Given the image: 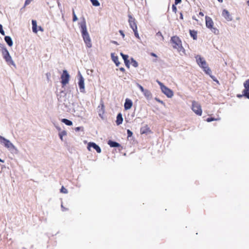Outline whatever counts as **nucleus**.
Masks as SVG:
<instances>
[{
	"label": "nucleus",
	"instance_id": "f257e3e1",
	"mask_svg": "<svg viewBox=\"0 0 249 249\" xmlns=\"http://www.w3.org/2000/svg\"><path fill=\"white\" fill-rule=\"evenodd\" d=\"M82 19L80 22L78 23L79 28L83 40L87 48H90L92 47V43L90 37L87 30L86 21L85 18L83 16L81 18Z\"/></svg>",
	"mask_w": 249,
	"mask_h": 249
},
{
	"label": "nucleus",
	"instance_id": "f03ea898",
	"mask_svg": "<svg viewBox=\"0 0 249 249\" xmlns=\"http://www.w3.org/2000/svg\"><path fill=\"white\" fill-rule=\"evenodd\" d=\"M170 43L173 45V48L178 50V52L185 54V50L183 47L180 38L177 36H174L171 37Z\"/></svg>",
	"mask_w": 249,
	"mask_h": 249
},
{
	"label": "nucleus",
	"instance_id": "7ed1b4c3",
	"mask_svg": "<svg viewBox=\"0 0 249 249\" xmlns=\"http://www.w3.org/2000/svg\"><path fill=\"white\" fill-rule=\"evenodd\" d=\"M70 79V75L66 70H63L62 73L61 75V84L62 89H65V87L66 86L69 82Z\"/></svg>",
	"mask_w": 249,
	"mask_h": 249
},
{
	"label": "nucleus",
	"instance_id": "20e7f679",
	"mask_svg": "<svg viewBox=\"0 0 249 249\" xmlns=\"http://www.w3.org/2000/svg\"><path fill=\"white\" fill-rule=\"evenodd\" d=\"M2 55L3 59L7 62V63L9 65H11L15 66V64L14 61L13 60L11 56L10 55L9 51L6 49H4L3 51L1 52Z\"/></svg>",
	"mask_w": 249,
	"mask_h": 249
},
{
	"label": "nucleus",
	"instance_id": "39448f33",
	"mask_svg": "<svg viewBox=\"0 0 249 249\" xmlns=\"http://www.w3.org/2000/svg\"><path fill=\"white\" fill-rule=\"evenodd\" d=\"M78 86L79 88L80 91L81 93H85V79L81 72L79 71L78 72Z\"/></svg>",
	"mask_w": 249,
	"mask_h": 249
},
{
	"label": "nucleus",
	"instance_id": "423d86ee",
	"mask_svg": "<svg viewBox=\"0 0 249 249\" xmlns=\"http://www.w3.org/2000/svg\"><path fill=\"white\" fill-rule=\"evenodd\" d=\"M192 110L197 115L201 116L202 113V110L200 105L196 102L193 101L192 105Z\"/></svg>",
	"mask_w": 249,
	"mask_h": 249
},
{
	"label": "nucleus",
	"instance_id": "0eeeda50",
	"mask_svg": "<svg viewBox=\"0 0 249 249\" xmlns=\"http://www.w3.org/2000/svg\"><path fill=\"white\" fill-rule=\"evenodd\" d=\"M0 142L7 148L16 149L14 145L8 139L0 135Z\"/></svg>",
	"mask_w": 249,
	"mask_h": 249
},
{
	"label": "nucleus",
	"instance_id": "6e6552de",
	"mask_svg": "<svg viewBox=\"0 0 249 249\" xmlns=\"http://www.w3.org/2000/svg\"><path fill=\"white\" fill-rule=\"evenodd\" d=\"M91 148L95 149L98 153H100L102 151L100 147L94 142H90L88 143V150L89 151H91Z\"/></svg>",
	"mask_w": 249,
	"mask_h": 249
},
{
	"label": "nucleus",
	"instance_id": "1a4fd4ad",
	"mask_svg": "<svg viewBox=\"0 0 249 249\" xmlns=\"http://www.w3.org/2000/svg\"><path fill=\"white\" fill-rule=\"evenodd\" d=\"M128 17L130 27L132 29V30H134L135 29H137V21L135 18L132 16V15L130 14L128 15Z\"/></svg>",
	"mask_w": 249,
	"mask_h": 249
},
{
	"label": "nucleus",
	"instance_id": "9d476101",
	"mask_svg": "<svg viewBox=\"0 0 249 249\" xmlns=\"http://www.w3.org/2000/svg\"><path fill=\"white\" fill-rule=\"evenodd\" d=\"M68 93V91H66V88L65 87V89H63L59 93H57V97L58 101L62 102V100L64 101H66V95Z\"/></svg>",
	"mask_w": 249,
	"mask_h": 249
},
{
	"label": "nucleus",
	"instance_id": "9b49d317",
	"mask_svg": "<svg viewBox=\"0 0 249 249\" xmlns=\"http://www.w3.org/2000/svg\"><path fill=\"white\" fill-rule=\"evenodd\" d=\"M161 92L165 94L168 98H172L174 95V92L167 86H165L161 89Z\"/></svg>",
	"mask_w": 249,
	"mask_h": 249
},
{
	"label": "nucleus",
	"instance_id": "f8f14e48",
	"mask_svg": "<svg viewBox=\"0 0 249 249\" xmlns=\"http://www.w3.org/2000/svg\"><path fill=\"white\" fill-rule=\"evenodd\" d=\"M196 61L197 65L201 68H202V67H203L204 66H205V65H206L207 64V62H206V60L204 59V58L199 55H197L196 56Z\"/></svg>",
	"mask_w": 249,
	"mask_h": 249
},
{
	"label": "nucleus",
	"instance_id": "ddd939ff",
	"mask_svg": "<svg viewBox=\"0 0 249 249\" xmlns=\"http://www.w3.org/2000/svg\"><path fill=\"white\" fill-rule=\"evenodd\" d=\"M107 144L110 147L119 148V150H121L123 148L120 143L112 140H109L107 141Z\"/></svg>",
	"mask_w": 249,
	"mask_h": 249
},
{
	"label": "nucleus",
	"instance_id": "4468645a",
	"mask_svg": "<svg viewBox=\"0 0 249 249\" xmlns=\"http://www.w3.org/2000/svg\"><path fill=\"white\" fill-rule=\"evenodd\" d=\"M120 55L122 56V58L124 61V64L127 68L129 69L130 62L128 59L129 56L128 54H125L123 53L122 52L120 53Z\"/></svg>",
	"mask_w": 249,
	"mask_h": 249
},
{
	"label": "nucleus",
	"instance_id": "2eb2a0df",
	"mask_svg": "<svg viewBox=\"0 0 249 249\" xmlns=\"http://www.w3.org/2000/svg\"><path fill=\"white\" fill-rule=\"evenodd\" d=\"M222 16L228 21H231L232 20V17L230 14V12L226 9L223 10L222 12Z\"/></svg>",
	"mask_w": 249,
	"mask_h": 249
},
{
	"label": "nucleus",
	"instance_id": "dca6fc26",
	"mask_svg": "<svg viewBox=\"0 0 249 249\" xmlns=\"http://www.w3.org/2000/svg\"><path fill=\"white\" fill-rule=\"evenodd\" d=\"M133 106V102L129 98H126L124 103V109L125 110L130 109Z\"/></svg>",
	"mask_w": 249,
	"mask_h": 249
},
{
	"label": "nucleus",
	"instance_id": "f3484780",
	"mask_svg": "<svg viewBox=\"0 0 249 249\" xmlns=\"http://www.w3.org/2000/svg\"><path fill=\"white\" fill-rule=\"evenodd\" d=\"M205 22L206 26L209 29L213 26V21L212 18L208 16H205Z\"/></svg>",
	"mask_w": 249,
	"mask_h": 249
},
{
	"label": "nucleus",
	"instance_id": "a211bd4d",
	"mask_svg": "<svg viewBox=\"0 0 249 249\" xmlns=\"http://www.w3.org/2000/svg\"><path fill=\"white\" fill-rule=\"evenodd\" d=\"M140 132L141 134H147L148 133H152V131L147 125L141 128Z\"/></svg>",
	"mask_w": 249,
	"mask_h": 249
},
{
	"label": "nucleus",
	"instance_id": "6ab92c4d",
	"mask_svg": "<svg viewBox=\"0 0 249 249\" xmlns=\"http://www.w3.org/2000/svg\"><path fill=\"white\" fill-rule=\"evenodd\" d=\"M111 58L112 61L115 63L117 67H118L120 65V62L118 59V56L115 55V53H111Z\"/></svg>",
	"mask_w": 249,
	"mask_h": 249
},
{
	"label": "nucleus",
	"instance_id": "aec40b11",
	"mask_svg": "<svg viewBox=\"0 0 249 249\" xmlns=\"http://www.w3.org/2000/svg\"><path fill=\"white\" fill-rule=\"evenodd\" d=\"M123 122V118L122 114L121 112H119L117 114L116 117V124L117 125H119L122 124Z\"/></svg>",
	"mask_w": 249,
	"mask_h": 249
},
{
	"label": "nucleus",
	"instance_id": "412c9836",
	"mask_svg": "<svg viewBox=\"0 0 249 249\" xmlns=\"http://www.w3.org/2000/svg\"><path fill=\"white\" fill-rule=\"evenodd\" d=\"M4 40L6 44L9 46L12 47L13 45V41L11 36H5Z\"/></svg>",
	"mask_w": 249,
	"mask_h": 249
},
{
	"label": "nucleus",
	"instance_id": "4be33fe9",
	"mask_svg": "<svg viewBox=\"0 0 249 249\" xmlns=\"http://www.w3.org/2000/svg\"><path fill=\"white\" fill-rule=\"evenodd\" d=\"M32 31L34 33H37L38 32L37 30V21L35 19L32 20Z\"/></svg>",
	"mask_w": 249,
	"mask_h": 249
},
{
	"label": "nucleus",
	"instance_id": "5701e85b",
	"mask_svg": "<svg viewBox=\"0 0 249 249\" xmlns=\"http://www.w3.org/2000/svg\"><path fill=\"white\" fill-rule=\"evenodd\" d=\"M142 93L147 100H150L152 98V93L149 90L145 89L144 91L142 92Z\"/></svg>",
	"mask_w": 249,
	"mask_h": 249
},
{
	"label": "nucleus",
	"instance_id": "b1692460",
	"mask_svg": "<svg viewBox=\"0 0 249 249\" xmlns=\"http://www.w3.org/2000/svg\"><path fill=\"white\" fill-rule=\"evenodd\" d=\"M189 34L191 36V37L194 39V40H196L197 38V32L195 30H189Z\"/></svg>",
	"mask_w": 249,
	"mask_h": 249
},
{
	"label": "nucleus",
	"instance_id": "393cba45",
	"mask_svg": "<svg viewBox=\"0 0 249 249\" xmlns=\"http://www.w3.org/2000/svg\"><path fill=\"white\" fill-rule=\"evenodd\" d=\"M203 71L207 75H209L211 73H212V71L211 69L208 67V65L207 64L203 67L201 68Z\"/></svg>",
	"mask_w": 249,
	"mask_h": 249
},
{
	"label": "nucleus",
	"instance_id": "a878e982",
	"mask_svg": "<svg viewBox=\"0 0 249 249\" xmlns=\"http://www.w3.org/2000/svg\"><path fill=\"white\" fill-rule=\"evenodd\" d=\"M61 121L68 126H71L73 124V123L71 120L66 118L62 119Z\"/></svg>",
	"mask_w": 249,
	"mask_h": 249
},
{
	"label": "nucleus",
	"instance_id": "bb28decb",
	"mask_svg": "<svg viewBox=\"0 0 249 249\" xmlns=\"http://www.w3.org/2000/svg\"><path fill=\"white\" fill-rule=\"evenodd\" d=\"M100 105L101 106L102 113H99V116L101 118L103 119V118H104L103 115L105 112V109H104L105 106H104V103L102 101L101 102Z\"/></svg>",
	"mask_w": 249,
	"mask_h": 249
},
{
	"label": "nucleus",
	"instance_id": "cd10ccee",
	"mask_svg": "<svg viewBox=\"0 0 249 249\" xmlns=\"http://www.w3.org/2000/svg\"><path fill=\"white\" fill-rule=\"evenodd\" d=\"M130 63L134 67L137 68L138 67V62L136 60H135L133 57H131L130 59Z\"/></svg>",
	"mask_w": 249,
	"mask_h": 249
},
{
	"label": "nucleus",
	"instance_id": "c85d7f7f",
	"mask_svg": "<svg viewBox=\"0 0 249 249\" xmlns=\"http://www.w3.org/2000/svg\"><path fill=\"white\" fill-rule=\"evenodd\" d=\"M67 135V131L66 130H63L59 132L58 136L60 139L61 141L63 140V137Z\"/></svg>",
	"mask_w": 249,
	"mask_h": 249
},
{
	"label": "nucleus",
	"instance_id": "c756f323",
	"mask_svg": "<svg viewBox=\"0 0 249 249\" xmlns=\"http://www.w3.org/2000/svg\"><path fill=\"white\" fill-rule=\"evenodd\" d=\"M91 3H92V5L95 7H98L100 5V3L98 0H89Z\"/></svg>",
	"mask_w": 249,
	"mask_h": 249
},
{
	"label": "nucleus",
	"instance_id": "7c9ffc66",
	"mask_svg": "<svg viewBox=\"0 0 249 249\" xmlns=\"http://www.w3.org/2000/svg\"><path fill=\"white\" fill-rule=\"evenodd\" d=\"M214 35H217L219 33V31L218 29L214 27L213 26L212 27V28H211V29H209Z\"/></svg>",
	"mask_w": 249,
	"mask_h": 249
},
{
	"label": "nucleus",
	"instance_id": "2f4dec72",
	"mask_svg": "<svg viewBox=\"0 0 249 249\" xmlns=\"http://www.w3.org/2000/svg\"><path fill=\"white\" fill-rule=\"evenodd\" d=\"M244 87L245 88L244 89L246 90H249V79L246 80L244 84H243Z\"/></svg>",
	"mask_w": 249,
	"mask_h": 249
},
{
	"label": "nucleus",
	"instance_id": "473e14b6",
	"mask_svg": "<svg viewBox=\"0 0 249 249\" xmlns=\"http://www.w3.org/2000/svg\"><path fill=\"white\" fill-rule=\"evenodd\" d=\"M72 21L75 22L78 20V18L75 13L73 9L72 10Z\"/></svg>",
	"mask_w": 249,
	"mask_h": 249
},
{
	"label": "nucleus",
	"instance_id": "72a5a7b5",
	"mask_svg": "<svg viewBox=\"0 0 249 249\" xmlns=\"http://www.w3.org/2000/svg\"><path fill=\"white\" fill-rule=\"evenodd\" d=\"M127 139H128L129 138H133V133L132 132V131H131L130 129H127ZM130 140H131V139H130Z\"/></svg>",
	"mask_w": 249,
	"mask_h": 249
},
{
	"label": "nucleus",
	"instance_id": "f704fd0d",
	"mask_svg": "<svg viewBox=\"0 0 249 249\" xmlns=\"http://www.w3.org/2000/svg\"><path fill=\"white\" fill-rule=\"evenodd\" d=\"M218 120H219V119H216V118H215L213 117L210 116V117H208L206 119V121L207 122H213V121H217Z\"/></svg>",
	"mask_w": 249,
	"mask_h": 249
},
{
	"label": "nucleus",
	"instance_id": "c9c22d12",
	"mask_svg": "<svg viewBox=\"0 0 249 249\" xmlns=\"http://www.w3.org/2000/svg\"><path fill=\"white\" fill-rule=\"evenodd\" d=\"M60 192L61 193L67 194L68 193V191L66 188L62 186L60 189Z\"/></svg>",
	"mask_w": 249,
	"mask_h": 249
},
{
	"label": "nucleus",
	"instance_id": "e433bc0d",
	"mask_svg": "<svg viewBox=\"0 0 249 249\" xmlns=\"http://www.w3.org/2000/svg\"><path fill=\"white\" fill-rule=\"evenodd\" d=\"M136 86L140 89L142 92L144 91V90L145 89L141 85L138 83H136Z\"/></svg>",
	"mask_w": 249,
	"mask_h": 249
},
{
	"label": "nucleus",
	"instance_id": "4c0bfd02",
	"mask_svg": "<svg viewBox=\"0 0 249 249\" xmlns=\"http://www.w3.org/2000/svg\"><path fill=\"white\" fill-rule=\"evenodd\" d=\"M75 132H79L80 131H84V127L83 126H78L74 128Z\"/></svg>",
	"mask_w": 249,
	"mask_h": 249
},
{
	"label": "nucleus",
	"instance_id": "58836bf2",
	"mask_svg": "<svg viewBox=\"0 0 249 249\" xmlns=\"http://www.w3.org/2000/svg\"><path fill=\"white\" fill-rule=\"evenodd\" d=\"M155 100L157 102H159V103H160L162 105H163L164 106H165V103H164L163 101L161 100L159 98H158V97H156L155 98Z\"/></svg>",
	"mask_w": 249,
	"mask_h": 249
},
{
	"label": "nucleus",
	"instance_id": "ea45409f",
	"mask_svg": "<svg viewBox=\"0 0 249 249\" xmlns=\"http://www.w3.org/2000/svg\"><path fill=\"white\" fill-rule=\"evenodd\" d=\"M133 31L135 36L137 38L140 39V36H139V33H138V29H135V30H133Z\"/></svg>",
	"mask_w": 249,
	"mask_h": 249
},
{
	"label": "nucleus",
	"instance_id": "a19ab883",
	"mask_svg": "<svg viewBox=\"0 0 249 249\" xmlns=\"http://www.w3.org/2000/svg\"><path fill=\"white\" fill-rule=\"evenodd\" d=\"M244 95L245 98L249 99V90L245 89Z\"/></svg>",
	"mask_w": 249,
	"mask_h": 249
},
{
	"label": "nucleus",
	"instance_id": "79ce46f5",
	"mask_svg": "<svg viewBox=\"0 0 249 249\" xmlns=\"http://www.w3.org/2000/svg\"><path fill=\"white\" fill-rule=\"evenodd\" d=\"M156 36H160L161 37V40L163 41L164 40V37L162 35V33L160 31H159L156 33Z\"/></svg>",
	"mask_w": 249,
	"mask_h": 249
},
{
	"label": "nucleus",
	"instance_id": "37998d69",
	"mask_svg": "<svg viewBox=\"0 0 249 249\" xmlns=\"http://www.w3.org/2000/svg\"><path fill=\"white\" fill-rule=\"evenodd\" d=\"M177 4H175V3H174L172 4V11L173 12H175V13H177Z\"/></svg>",
	"mask_w": 249,
	"mask_h": 249
},
{
	"label": "nucleus",
	"instance_id": "c03bdc74",
	"mask_svg": "<svg viewBox=\"0 0 249 249\" xmlns=\"http://www.w3.org/2000/svg\"><path fill=\"white\" fill-rule=\"evenodd\" d=\"M0 34L2 36H5V32L3 29L2 25L0 23Z\"/></svg>",
	"mask_w": 249,
	"mask_h": 249
},
{
	"label": "nucleus",
	"instance_id": "a18cd8bd",
	"mask_svg": "<svg viewBox=\"0 0 249 249\" xmlns=\"http://www.w3.org/2000/svg\"><path fill=\"white\" fill-rule=\"evenodd\" d=\"M57 3L58 5V7L59 9L60 10V12L61 13H62V7L61 4L59 1V0H57Z\"/></svg>",
	"mask_w": 249,
	"mask_h": 249
},
{
	"label": "nucleus",
	"instance_id": "49530a36",
	"mask_svg": "<svg viewBox=\"0 0 249 249\" xmlns=\"http://www.w3.org/2000/svg\"><path fill=\"white\" fill-rule=\"evenodd\" d=\"M31 1H32L31 0H25L23 8H24L27 5H29L31 3Z\"/></svg>",
	"mask_w": 249,
	"mask_h": 249
},
{
	"label": "nucleus",
	"instance_id": "de8ad7c7",
	"mask_svg": "<svg viewBox=\"0 0 249 249\" xmlns=\"http://www.w3.org/2000/svg\"><path fill=\"white\" fill-rule=\"evenodd\" d=\"M244 92H245V89H244L242 91V94H237L236 97L238 98H241L242 97H244Z\"/></svg>",
	"mask_w": 249,
	"mask_h": 249
},
{
	"label": "nucleus",
	"instance_id": "09e8293b",
	"mask_svg": "<svg viewBox=\"0 0 249 249\" xmlns=\"http://www.w3.org/2000/svg\"><path fill=\"white\" fill-rule=\"evenodd\" d=\"M6 49L5 45L3 43H0V49L1 50V52L4 50V49Z\"/></svg>",
	"mask_w": 249,
	"mask_h": 249
},
{
	"label": "nucleus",
	"instance_id": "8fccbe9b",
	"mask_svg": "<svg viewBox=\"0 0 249 249\" xmlns=\"http://www.w3.org/2000/svg\"><path fill=\"white\" fill-rule=\"evenodd\" d=\"M119 32L120 35L122 36V37L123 38H124V37H125V34H124V31L123 30H120L119 31Z\"/></svg>",
	"mask_w": 249,
	"mask_h": 249
},
{
	"label": "nucleus",
	"instance_id": "3c124183",
	"mask_svg": "<svg viewBox=\"0 0 249 249\" xmlns=\"http://www.w3.org/2000/svg\"><path fill=\"white\" fill-rule=\"evenodd\" d=\"M158 83L160 86V89H162V88L164 87L165 86L161 82L158 81Z\"/></svg>",
	"mask_w": 249,
	"mask_h": 249
},
{
	"label": "nucleus",
	"instance_id": "603ef678",
	"mask_svg": "<svg viewBox=\"0 0 249 249\" xmlns=\"http://www.w3.org/2000/svg\"><path fill=\"white\" fill-rule=\"evenodd\" d=\"M209 76L213 81L217 79L214 75H212V73H211Z\"/></svg>",
	"mask_w": 249,
	"mask_h": 249
},
{
	"label": "nucleus",
	"instance_id": "864d4df0",
	"mask_svg": "<svg viewBox=\"0 0 249 249\" xmlns=\"http://www.w3.org/2000/svg\"><path fill=\"white\" fill-rule=\"evenodd\" d=\"M150 55L151 56H153V57H158V55L154 53L153 52H151L150 53Z\"/></svg>",
	"mask_w": 249,
	"mask_h": 249
},
{
	"label": "nucleus",
	"instance_id": "5fc2aeb1",
	"mask_svg": "<svg viewBox=\"0 0 249 249\" xmlns=\"http://www.w3.org/2000/svg\"><path fill=\"white\" fill-rule=\"evenodd\" d=\"M182 0H175L174 3L175 4H178L181 2Z\"/></svg>",
	"mask_w": 249,
	"mask_h": 249
},
{
	"label": "nucleus",
	"instance_id": "6e6d98bb",
	"mask_svg": "<svg viewBox=\"0 0 249 249\" xmlns=\"http://www.w3.org/2000/svg\"><path fill=\"white\" fill-rule=\"evenodd\" d=\"M37 30H38V31H41V32H43L44 31V29H43V27H42L40 26H37Z\"/></svg>",
	"mask_w": 249,
	"mask_h": 249
},
{
	"label": "nucleus",
	"instance_id": "4d7b16f0",
	"mask_svg": "<svg viewBox=\"0 0 249 249\" xmlns=\"http://www.w3.org/2000/svg\"><path fill=\"white\" fill-rule=\"evenodd\" d=\"M179 18L181 19H183V13L182 12H180L179 13Z\"/></svg>",
	"mask_w": 249,
	"mask_h": 249
},
{
	"label": "nucleus",
	"instance_id": "13d9d810",
	"mask_svg": "<svg viewBox=\"0 0 249 249\" xmlns=\"http://www.w3.org/2000/svg\"><path fill=\"white\" fill-rule=\"evenodd\" d=\"M119 70L120 71H122L123 72H124L125 71V70L124 67L120 68Z\"/></svg>",
	"mask_w": 249,
	"mask_h": 249
},
{
	"label": "nucleus",
	"instance_id": "bf43d9fd",
	"mask_svg": "<svg viewBox=\"0 0 249 249\" xmlns=\"http://www.w3.org/2000/svg\"><path fill=\"white\" fill-rule=\"evenodd\" d=\"M61 207L63 212L68 210V209L65 208L62 204H61Z\"/></svg>",
	"mask_w": 249,
	"mask_h": 249
},
{
	"label": "nucleus",
	"instance_id": "052dcab7",
	"mask_svg": "<svg viewBox=\"0 0 249 249\" xmlns=\"http://www.w3.org/2000/svg\"><path fill=\"white\" fill-rule=\"evenodd\" d=\"M111 43L115 45H119L118 43L116 41L111 40Z\"/></svg>",
	"mask_w": 249,
	"mask_h": 249
},
{
	"label": "nucleus",
	"instance_id": "680f3d73",
	"mask_svg": "<svg viewBox=\"0 0 249 249\" xmlns=\"http://www.w3.org/2000/svg\"><path fill=\"white\" fill-rule=\"evenodd\" d=\"M55 128H56V129L59 131H61V128L60 126H57V125H55Z\"/></svg>",
	"mask_w": 249,
	"mask_h": 249
},
{
	"label": "nucleus",
	"instance_id": "e2e57ef3",
	"mask_svg": "<svg viewBox=\"0 0 249 249\" xmlns=\"http://www.w3.org/2000/svg\"><path fill=\"white\" fill-rule=\"evenodd\" d=\"M66 91H68V93H70L71 92V88H68Z\"/></svg>",
	"mask_w": 249,
	"mask_h": 249
},
{
	"label": "nucleus",
	"instance_id": "0e129e2a",
	"mask_svg": "<svg viewBox=\"0 0 249 249\" xmlns=\"http://www.w3.org/2000/svg\"><path fill=\"white\" fill-rule=\"evenodd\" d=\"M214 82H215L217 84H218V85H220L219 82L217 79L216 80H215L214 81Z\"/></svg>",
	"mask_w": 249,
	"mask_h": 249
},
{
	"label": "nucleus",
	"instance_id": "69168bd1",
	"mask_svg": "<svg viewBox=\"0 0 249 249\" xmlns=\"http://www.w3.org/2000/svg\"><path fill=\"white\" fill-rule=\"evenodd\" d=\"M199 15L200 16H204V14H203V12H200L199 13Z\"/></svg>",
	"mask_w": 249,
	"mask_h": 249
},
{
	"label": "nucleus",
	"instance_id": "338daca9",
	"mask_svg": "<svg viewBox=\"0 0 249 249\" xmlns=\"http://www.w3.org/2000/svg\"><path fill=\"white\" fill-rule=\"evenodd\" d=\"M192 18H193V19H194V20H197V19H196V17L195 16H193V17H192Z\"/></svg>",
	"mask_w": 249,
	"mask_h": 249
},
{
	"label": "nucleus",
	"instance_id": "774afa93",
	"mask_svg": "<svg viewBox=\"0 0 249 249\" xmlns=\"http://www.w3.org/2000/svg\"><path fill=\"white\" fill-rule=\"evenodd\" d=\"M0 162L4 163V160H2L0 158Z\"/></svg>",
	"mask_w": 249,
	"mask_h": 249
}]
</instances>
